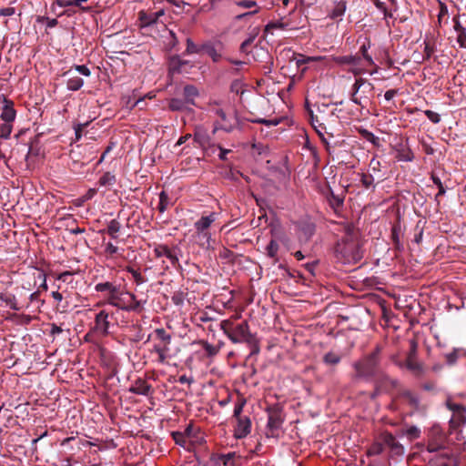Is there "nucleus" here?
<instances>
[{
	"mask_svg": "<svg viewBox=\"0 0 466 466\" xmlns=\"http://www.w3.org/2000/svg\"><path fill=\"white\" fill-rule=\"evenodd\" d=\"M345 10H346L345 3L340 2V3L337 4V5L332 10L331 17L337 18V17L343 15L345 13Z\"/></svg>",
	"mask_w": 466,
	"mask_h": 466,
	"instance_id": "13d9d810",
	"label": "nucleus"
},
{
	"mask_svg": "<svg viewBox=\"0 0 466 466\" xmlns=\"http://www.w3.org/2000/svg\"><path fill=\"white\" fill-rule=\"evenodd\" d=\"M230 91L237 95L243 94L244 93L243 83L238 79L234 80L230 85Z\"/></svg>",
	"mask_w": 466,
	"mask_h": 466,
	"instance_id": "bf43d9fd",
	"label": "nucleus"
},
{
	"mask_svg": "<svg viewBox=\"0 0 466 466\" xmlns=\"http://www.w3.org/2000/svg\"><path fill=\"white\" fill-rule=\"evenodd\" d=\"M402 434L406 435L408 440L412 441L420 437L421 431L419 427L412 425L403 431Z\"/></svg>",
	"mask_w": 466,
	"mask_h": 466,
	"instance_id": "ea45409f",
	"label": "nucleus"
},
{
	"mask_svg": "<svg viewBox=\"0 0 466 466\" xmlns=\"http://www.w3.org/2000/svg\"><path fill=\"white\" fill-rule=\"evenodd\" d=\"M107 304L125 311H140L142 302L137 300L135 294L123 292L118 288L116 292L107 297Z\"/></svg>",
	"mask_w": 466,
	"mask_h": 466,
	"instance_id": "39448f33",
	"label": "nucleus"
},
{
	"mask_svg": "<svg viewBox=\"0 0 466 466\" xmlns=\"http://www.w3.org/2000/svg\"><path fill=\"white\" fill-rule=\"evenodd\" d=\"M431 178L434 185H436L437 188L439 189L438 193L435 196V201L437 202V205H440L439 198L446 193V187L443 186L441 178L435 173L431 174Z\"/></svg>",
	"mask_w": 466,
	"mask_h": 466,
	"instance_id": "473e14b6",
	"label": "nucleus"
},
{
	"mask_svg": "<svg viewBox=\"0 0 466 466\" xmlns=\"http://www.w3.org/2000/svg\"><path fill=\"white\" fill-rule=\"evenodd\" d=\"M170 343L171 336L164 329L155 330V342L150 351L157 354V361L161 364L166 363L170 357Z\"/></svg>",
	"mask_w": 466,
	"mask_h": 466,
	"instance_id": "423d86ee",
	"label": "nucleus"
},
{
	"mask_svg": "<svg viewBox=\"0 0 466 466\" xmlns=\"http://www.w3.org/2000/svg\"><path fill=\"white\" fill-rule=\"evenodd\" d=\"M65 76H69L66 82L67 89L71 91H77L83 86L84 80L77 76H71V70L66 72Z\"/></svg>",
	"mask_w": 466,
	"mask_h": 466,
	"instance_id": "bb28decb",
	"label": "nucleus"
},
{
	"mask_svg": "<svg viewBox=\"0 0 466 466\" xmlns=\"http://www.w3.org/2000/svg\"><path fill=\"white\" fill-rule=\"evenodd\" d=\"M75 70L77 71L79 74L85 76H89L91 72L89 70V68L85 66V65H76L74 66Z\"/></svg>",
	"mask_w": 466,
	"mask_h": 466,
	"instance_id": "774afa93",
	"label": "nucleus"
},
{
	"mask_svg": "<svg viewBox=\"0 0 466 466\" xmlns=\"http://www.w3.org/2000/svg\"><path fill=\"white\" fill-rule=\"evenodd\" d=\"M445 359L449 365H453L458 359L457 350L454 349L452 352L446 354Z\"/></svg>",
	"mask_w": 466,
	"mask_h": 466,
	"instance_id": "338daca9",
	"label": "nucleus"
},
{
	"mask_svg": "<svg viewBox=\"0 0 466 466\" xmlns=\"http://www.w3.org/2000/svg\"><path fill=\"white\" fill-rule=\"evenodd\" d=\"M396 158L398 161H405V162H410L414 158V155L411 151V149L407 147L406 145H400L396 148Z\"/></svg>",
	"mask_w": 466,
	"mask_h": 466,
	"instance_id": "393cba45",
	"label": "nucleus"
},
{
	"mask_svg": "<svg viewBox=\"0 0 466 466\" xmlns=\"http://www.w3.org/2000/svg\"><path fill=\"white\" fill-rule=\"evenodd\" d=\"M0 300L5 302L7 306L10 307V309H12L14 310H19L20 309L19 307L17 306L16 299H15V295L1 294L0 295Z\"/></svg>",
	"mask_w": 466,
	"mask_h": 466,
	"instance_id": "58836bf2",
	"label": "nucleus"
},
{
	"mask_svg": "<svg viewBox=\"0 0 466 466\" xmlns=\"http://www.w3.org/2000/svg\"><path fill=\"white\" fill-rule=\"evenodd\" d=\"M401 236H402L401 225H400V221H397L392 225L391 236H390L391 240L394 245V248L397 250H401L403 248L402 243L400 241Z\"/></svg>",
	"mask_w": 466,
	"mask_h": 466,
	"instance_id": "5701e85b",
	"label": "nucleus"
},
{
	"mask_svg": "<svg viewBox=\"0 0 466 466\" xmlns=\"http://www.w3.org/2000/svg\"><path fill=\"white\" fill-rule=\"evenodd\" d=\"M319 57L316 56H305L303 55L299 54L297 56H295L296 65L298 67H300L302 65L309 64L313 61L319 60Z\"/></svg>",
	"mask_w": 466,
	"mask_h": 466,
	"instance_id": "3c124183",
	"label": "nucleus"
},
{
	"mask_svg": "<svg viewBox=\"0 0 466 466\" xmlns=\"http://www.w3.org/2000/svg\"><path fill=\"white\" fill-rule=\"evenodd\" d=\"M251 429V421L248 417L239 418L238 421V426L236 429L235 435L237 438L241 439L246 437Z\"/></svg>",
	"mask_w": 466,
	"mask_h": 466,
	"instance_id": "4be33fe9",
	"label": "nucleus"
},
{
	"mask_svg": "<svg viewBox=\"0 0 466 466\" xmlns=\"http://www.w3.org/2000/svg\"><path fill=\"white\" fill-rule=\"evenodd\" d=\"M217 115L220 117L223 124H216L213 134H215L218 129L224 130L227 133L232 132L238 123L237 116H233L231 118H228L223 109H218Z\"/></svg>",
	"mask_w": 466,
	"mask_h": 466,
	"instance_id": "dca6fc26",
	"label": "nucleus"
},
{
	"mask_svg": "<svg viewBox=\"0 0 466 466\" xmlns=\"http://www.w3.org/2000/svg\"><path fill=\"white\" fill-rule=\"evenodd\" d=\"M334 61L339 65H352L358 66L360 57L358 56H340L334 58Z\"/></svg>",
	"mask_w": 466,
	"mask_h": 466,
	"instance_id": "c85d7f7f",
	"label": "nucleus"
},
{
	"mask_svg": "<svg viewBox=\"0 0 466 466\" xmlns=\"http://www.w3.org/2000/svg\"><path fill=\"white\" fill-rule=\"evenodd\" d=\"M359 133L364 139L370 142L373 146H375V147L380 146V138L378 137H376L372 132H370L365 128H360L359 130Z\"/></svg>",
	"mask_w": 466,
	"mask_h": 466,
	"instance_id": "c9c22d12",
	"label": "nucleus"
},
{
	"mask_svg": "<svg viewBox=\"0 0 466 466\" xmlns=\"http://www.w3.org/2000/svg\"><path fill=\"white\" fill-rule=\"evenodd\" d=\"M417 343L414 340L410 341V350L405 360V367L410 370L415 376H420L423 373V366L416 360Z\"/></svg>",
	"mask_w": 466,
	"mask_h": 466,
	"instance_id": "f8f14e48",
	"label": "nucleus"
},
{
	"mask_svg": "<svg viewBox=\"0 0 466 466\" xmlns=\"http://www.w3.org/2000/svg\"><path fill=\"white\" fill-rule=\"evenodd\" d=\"M132 393L147 396L151 391V385L143 379H137L129 390Z\"/></svg>",
	"mask_w": 466,
	"mask_h": 466,
	"instance_id": "412c9836",
	"label": "nucleus"
},
{
	"mask_svg": "<svg viewBox=\"0 0 466 466\" xmlns=\"http://www.w3.org/2000/svg\"><path fill=\"white\" fill-rule=\"evenodd\" d=\"M361 178H360V182L362 184V186L368 189L370 188V187L373 186V183H374V177L371 174H365V173H362L360 175Z\"/></svg>",
	"mask_w": 466,
	"mask_h": 466,
	"instance_id": "6e6d98bb",
	"label": "nucleus"
},
{
	"mask_svg": "<svg viewBox=\"0 0 466 466\" xmlns=\"http://www.w3.org/2000/svg\"><path fill=\"white\" fill-rule=\"evenodd\" d=\"M121 224L116 219H112L106 229V232L112 238H116L117 233L120 231Z\"/></svg>",
	"mask_w": 466,
	"mask_h": 466,
	"instance_id": "72a5a7b5",
	"label": "nucleus"
},
{
	"mask_svg": "<svg viewBox=\"0 0 466 466\" xmlns=\"http://www.w3.org/2000/svg\"><path fill=\"white\" fill-rule=\"evenodd\" d=\"M285 24L281 22H269L264 28V34H272L274 29H285Z\"/></svg>",
	"mask_w": 466,
	"mask_h": 466,
	"instance_id": "603ef678",
	"label": "nucleus"
},
{
	"mask_svg": "<svg viewBox=\"0 0 466 466\" xmlns=\"http://www.w3.org/2000/svg\"><path fill=\"white\" fill-rule=\"evenodd\" d=\"M180 249L177 247L170 248L167 245L158 244L154 248V254L156 258H161L165 256L167 258L174 268L179 267V260L177 253Z\"/></svg>",
	"mask_w": 466,
	"mask_h": 466,
	"instance_id": "9b49d317",
	"label": "nucleus"
},
{
	"mask_svg": "<svg viewBox=\"0 0 466 466\" xmlns=\"http://www.w3.org/2000/svg\"><path fill=\"white\" fill-rule=\"evenodd\" d=\"M386 449L385 444L383 443L381 440V436L380 437L379 441L375 442L370 449L369 452L370 454H380Z\"/></svg>",
	"mask_w": 466,
	"mask_h": 466,
	"instance_id": "864d4df0",
	"label": "nucleus"
},
{
	"mask_svg": "<svg viewBox=\"0 0 466 466\" xmlns=\"http://www.w3.org/2000/svg\"><path fill=\"white\" fill-rule=\"evenodd\" d=\"M51 296L55 300L57 301V304L56 305V310L61 313L66 312L68 309V303H63V295L58 290H56L52 291Z\"/></svg>",
	"mask_w": 466,
	"mask_h": 466,
	"instance_id": "c756f323",
	"label": "nucleus"
},
{
	"mask_svg": "<svg viewBox=\"0 0 466 466\" xmlns=\"http://www.w3.org/2000/svg\"><path fill=\"white\" fill-rule=\"evenodd\" d=\"M446 407L454 413L459 421H466V407L464 405L460 403H454L452 402L451 398H448L446 400Z\"/></svg>",
	"mask_w": 466,
	"mask_h": 466,
	"instance_id": "6ab92c4d",
	"label": "nucleus"
},
{
	"mask_svg": "<svg viewBox=\"0 0 466 466\" xmlns=\"http://www.w3.org/2000/svg\"><path fill=\"white\" fill-rule=\"evenodd\" d=\"M187 103L185 99L171 98L168 101V107L172 111H183L186 108Z\"/></svg>",
	"mask_w": 466,
	"mask_h": 466,
	"instance_id": "e433bc0d",
	"label": "nucleus"
},
{
	"mask_svg": "<svg viewBox=\"0 0 466 466\" xmlns=\"http://www.w3.org/2000/svg\"><path fill=\"white\" fill-rule=\"evenodd\" d=\"M340 355L329 351L323 356V362L327 365H337L340 362Z\"/></svg>",
	"mask_w": 466,
	"mask_h": 466,
	"instance_id": "a19ab883",
	"label": "nucleus"
},
{
	"mask_svg": "<svg viewBox=\"0 0 466 466\" xmlns=\"http://www.w3.org/2000/svg\"><path fill=\"white\" fill-rule=\"evenodd\" d=\"M109 313L106 310L99 311L95 318L94 330L103 336L108 335L110 323L108 321Z\"/></svg>",
	"mask_w": 466,
	"mask_h": 466,
	"instance_id": "f3484780",
	"label": "nucleus"
},
{
	"mask_svg": "<svg viewBox=\"0 0 466 466\" xmlns=\"http://www.w3.org/2000/svg\"><path fill=\"white\" fill-rule=\"evenodd\" d=\"M2 106L0 107V118L4 122L13 123L16 117V110L15 109V103L13 100L6 97L5 95L0 96Z\"/></svg>",
	"mask_w": 466,
	"mask_h": 466,
	"instance_id": "ddd939ff",
	"label": "nucleus"
},
{
	"mask_svg": "<svg viewBox=\"0 0 466 466\" xmlns=\"http://www.w3.org/2000/svg\"><path fill=\"white\" fill-rule=\"evenodd\" d=\"M13 130V125L10 122H5L0 126V137L8 139Z\"/></svg>",
	"mask_w": 466,
	"mask_h": 466,
	"instance_id": "de8ad7c7",
	"label": "nucleus"
},
{
	"mask_svg": "<svg viewBox=\"0 0 466 466\" xmlns=\"http://www.w3.org/2000/svg\"><path fill=\"white\" fill-rule=\"evenodd\" d=\"M118 251V248L115 246L113 243L108 242L105 246V253L107 257H114Z\"/></svg>",
	"mask_w": 466,
	"mask_h": 466,
	"instance_id": "e2e57ef3",
	"label": "nucleus"
},
{
	"mask_svg": "<svg viewBox=\"0 0 466 466\" xmlns=\"http://www.w3.org/2000/svg\"><path fill=\"white\" fill-rule=\"evenodd\" d=\"M170 205V198L165 191H161L159 194V203L157 209L160 213H164L168 206Z\"/></svg>",
	"mask_w": 466,
	"mask_h": 466,
	"instance_id": "4c0bfd02",
	"label": "nucleus"
},
{
	"mask_svg": "<svg viewBox=\"0 0 466 466\" xmlns=\"http://www.w3.org/2000/svg\"><path fill=\"white\" fill-rule=\"evenodd\" d=\"M247 344L250 348V354H249V356L257 355V354L259 353V350H260L259 343H258V339L256 338L255 335H253L249 339V340L247 342Z\"/></svg>",
	"mask_w": 466,
	"mask_h": 466,
	"instance_id": "8fccbe9b",
	"label": "nucleus"
},
{
	"mask_svg": "<svg viewBox=\"0 0 466 466\" xmlns=\"http://www.w3.org/2000/svg\"><path fill=\"white\" fill-rule=\"evenodd\" d=\"M194 140L197 143H198L200 146H204V145L208 143L209 137H208V134L205 131L198 129L194 133Z\"/></svg>",
	"mask_w": 466,
	"mask_h": 466,
	"instance_id": "a18cd8bd",
	"label": "nucleus"
},
{
	"mask_svg": "<svg viewBox=\"0 0 466 466\" xmlns=\"http://www.w3.org/2000/svg\"><path fill=\"white\" fill-rule=\"evenodd\" d=\"M374 86L370 82L364 79L362 82V87L360 90V98H361L362 103H364L365 106L368 102L370 100V97L373 96Z\"/></svg>",
	"mask_w": 466,
	"mask_h": 466,
	"instance_id": "b1692460",
	"label": "nucleus"
},
{
	"mask_svg": "<svg viewBox=\"0 0 466 466\" xmlns=\"http://www.w3.org/2000/svg\"><path fill=\"white\" fill-rule=\"evenodd\" d=\"M219 326L233 343H247L253 336L246 320L235 325L231 319H224Z\"/></svg>",
	"mask_w": 466,
	"mask_h": 466,
	"instance_id": "20e7f679",
	"label": "nucleus"
},
{
	"mask_svg": "<svg viewBox=\"0 0 466 466\" xmlns=\"http://www.w3.org/2000/svg\"><path fill=\"white\" fill-rule=\"evenodd\" d=\"M381 440L385 444L386 449L389 450L390 456H401L404 453V447L391 433L383 432L381 434Z\"/></svg>",
	"mask_w": 466,
	"mask_h": 466,
	"instance_id": "2eb2a0df",
	"label": "nucleus"
},
{
	"mask_svg": "<svg viewBox=\"0 0 466 466\" xmlns=\"http://www.w3.org/2000/svg\"><path fill=\"white\" fill-rule=\"evenodd\" d=\"M184 99L188 105L195 106V98L199 96L198 88L193 85H186L183 89Z\"/></svg>",
	"mask_w": 466,
	"mask_h": 466,
	"instance_id": "a878e982",
	"label": "nucleus"
},
{
	"mask_svg": "<svg viewBox=\"0 0 466 466\" xmlns=\"http://www.w3.org/2000/svg\"><path fill=\"white\" fill-rule=\"evenodd\" d=\"M380 351L381 348L378 345L372 352L354 363L353 367L356 371V377L365 380L376 379L377 380L389 382L393 387H396L398 380L390 379L380 369ZM377 383H379V381H377Z\"/></svg>",
	"mask_w": 466,
	"mask_h": 466,
	"instance_id": "f257e3e1",
	"label": "nucleus"
},
{
	"mask_svg": "<svg viewBox=\"0 0 466 466\" xmlns=\"http://www.w3.org/2000/svg\"><path fill=\"white\" fill-rule=\"evenodd\" d=\"M201 50L208 55L214 63H218L223 58L224 45L220 41L208 42L201 46Z\"/></svg>",
	"mask_w": 466,
	"mask_h": 466,
	"instance_id": "4468645a",
	"label": "nucleus"
},
{
	"mask_svg": "<svg viewBox=\"0 0 466 466\" xmlns=\"http://www.w3.org/2000/svg\"><path fill=\"white\" fill-rule=\"evenodd\" d=\"M314 119L318 122V127H321V129H327L328 125H332L338 122L339 116L336 114V109H329V105L323 104L318 108V114Z\"/></svg>",
	"mask_w": 466,
	"mask_h": 466,
	"instance_id": "9d476101",
	"label": "nucleus"
},
{
	"mask_svg": "<svg viewBox=\"0 0 466 466\" xmlns=\"http://www.w3.org/2000/svg\"><path fill=\"white\" fill-rule=\"evenodd\" d=\"M426 439V442L417 444L421 451L425 449L430 453H437V456L440 458L451 461L453 454L446 447V435L440 426L433 425L431 427L427 432Z\"/></svg>",
	"mask_w": 466,
	"mask_h": 466,
	"instance_id": "f03ea898",
	"label": "nucleus"
},
{
	"mask_svg": "<svg viewBox=\"0 0 466 466\" xmlns=\"http://www.w3.org/2000/svg\"><path fill=\"white\" fill-rule=\"evenodd\" d=\"M424 55H423V60H429L433 53L435 52L434 45H432L430 41L425 40L424 41Z\"/></svg>",
	"mask_w": 466,
	"mask_h": 466,
	"instance_id": "4d7b16f0",
	"label": "nucleus"
},
{
	"mask_svg": "<svg viewBox=\"0 0 466 466\" xmlns=\"http://www.w3.org/2000/svg\"><path fill=\"white\" fill-rule=\"evenodd\" d=\"M421 389L425 391L436 393L437 392V383L434 380L425 381L421 384Z\"/></svg>",
	"mask_w": 466,
	"mask_h": 466,
	"instance_id": "680f3d73",
	"label": "nucleus"
},
{
	"mask_svg": "<svg viewBox=\"0 0 466 466\" xmlns=\"http://www.w3.org/2000/svg\"><path fill=\"white\" fill-rule=\"evenodd\" d=\"M343 198L337 196L332 191H330V198H329V202L333 209L341 208L343 206Z\"/></svg>",
	"mask_w": 466,
	"mask_h": 466,
	"instance_id": "09e8293b",
	"label": "nucleus"
},
{
	"mask_svg": "<svg viewBox=\"0 0 466 466\" xmlns=\"http://www.w3.org/2000/svg\"><path fill=\"white\" fill-rule=\"evenodd\" d=\"M336 257L343 263H357L362 258L359 243L351 238H343L334 248Z\"/></svg>",
	"mask_w": 466,
	"mask_h": 466,
	"instance_id": "7ed1b4c3",
	"label": "nucleus"
},
{
	"mask_svg": "<svg viewBox=\"0 0 466 466\" xmlns=\"http://www.w3.org/2000/svg\"><path fill=\"white\" fill-rule=\"evenodd\" d=\"M138 15L142 27L150 26L156 24L160 16L164 15V10L161 9L156 12L141 11Z\"/></svg>",
	"mask_w": 466,
	"mask_h": 466,
	"instance_id": "a211bd4d",
	"label": "nucleus"
},
{
	"mask_svg": "<svg viewBox=\"0 0 466 466\" xmlns=\"http://www.w3.org/2000/svg\"><path fill=\"white\" fill-rule=\"evenodd\" d=\"M116 176L111 174L110 172L105 173L100 178H99V185L100 186H112L116 183Z\"/></svg>",
	"mask_w": 466,
	"mask_h": 466,
	"instance_id": "49530a36",
	"label": "nucleus"
},
{
	"mask_svg": "<svg viewBox=\"0 0 466 466\" xmlns=\"http://www.w3.org/2000/svg\"><path fill=\"white\" fill-rule=\"evenodd\" d=\"M268 423L267 432L268 438H275L279 436V429L284 421L282 408L279 405H273L267 408Z\"/></svg>",
	"mask_w": 466,
	"mask_h": 466,
	"instance_id": "0eeeda50",
	"label": "nucleus"
},
{
	"mask_svg": "<svg viewBox=\"0 0 466 466\" xmlns=\"http://www.w3.org/2000/svg\"><path fill=\"white\" fill-rule=\"evenodd\" d=\"M267 254L269 258H274L275 262L278 260L277 254L279 251V244L276 240L271 239L269 243L268 244L267 248Z\"/></svg>",
	"mask_w": 466,
	"mask_h": 466,
	"instance_id": "37998d69",
	"label": "nucleus"
},
{
	"mask_svg": "<svg viewBox=\"0 0 466 466\" xmlns=\"http://www.w3.org/2000/svg\"><path fill=\"white\" fill-rule=\"evenodd\" d=\"M260 8H255L253 10H249L248 12H244V13H241V14H238L236 16H235V19L237 21H242V20H245V19H248V17L258 14L259 12Z\"/></svg>",
	"mask_w": 466,
	"mask_h": 466,
	"instance_id": "052dcab7",
	"label": "nucleus"
},
{
	"mask_svg": "<svg viewBox=\"0 0 466 466\" xmlns=\"http://www.w3.org/2000/svg\"><path fill=\"white\" fill-rule=\"evenodd\" d=\"M364 81V78H357L355 80V83L352 86V94L350 96V100L356 104L360 106L361 107H365L364 103H362L361 98H360V96L358 94L360 93V88L362 87V82Z\"/></svg>",
	"mask_w": 466,
	"mask_h": 466,
	"instance_id": "cd10ccee",
	"label": "nucleus"
},
{
	"mask_svg": "<svg viewBox=\"0 0 466 466\" xmlns=\"http://www.w3.org/2000/svg\"><path fill=\"white\" fill-rule=\"evenodd\" d=\"M182 432L185 434V437L191 446L194 442H199L202 440L199 428L195 426L193 423H189Z\"/></svg>",
	"mask_w": 466,
	"mask_h": 466,
	"instance_id": "aec40b11",
	"label": "nucleus"
},
{
	"mask_svg": "<svg viewBox=\"0 0 466 466\" xmlns=\"http://www.w3.org/2000/svg\"><path fill=\"white\" fill-rule=\"evenodd\" d=\"M202 345L204 350L208 356H215L218 352V350L215 346L207 341H202Z\"/></svg>",
	"mask_w": 466,
	"mask_h": 466,
	"instance_id": "0e129e2a",
	"label": "nucleus"
},
{
	"mask_svg": "<svg viewBox=\"0 0 466 466\" xmlns=\"http://www.w3.org/2000/svg\"><path fill=\"white\" fill-rule=\"evenodd\" d=\"M118 287L115 286L113 283L111 282H102V283H97L96 286H95V289L96 291L97 292H107L108 296H110L111 294H114L116 292Z\"/></svg>",
	"mask_w": 466,
	"mask_h": 466,
	"instance_id": "7c9ffc66",
	"label": "nucleus"
},
{
	"mask_svg": "<svg viewBox=\"0 0 466 466\" xmlns=\"http://www.w3.org/2000/svg\"><path fill=\"white\" fill-rule=\"evenodd\" d=\"M218 217V214L215 212L209 213L208 216H202L198 220H197L194 223V228L196 229L197 234L199 238L205 240L204 243L201 245L204 246L207 244V246H209V240H210V233L208 232V228L211 226V224L216 221Z\"/></svg>",
	"mask_w": 466,
	"mask_h": 466,
	"instance_id": "1a4fd4ad",
	"label": "nucleus"
},
{
	"mask_svg": "<svg viewBox=\"0 0 466 466\" xmlns=\"http://www.w3.org/2000/svg\"><path fill=\"white\" fill-rule=\"evenodd\" d=\"M258 28H255V32L248 37L247 38L245 41H243L240 45V47H239V51L241 53H244L246 55L249 54V47L250 46L252 45V43L254 42L255 38L257 37L258 34Z\"/></svg>",
	"mask_w": 466,
	"mask_h": 466,
	"instance_id": "f704fd0d",
	"label": "nucleus"
},
{
	"mask_svg": "<svg viewBox=\"0 0 466 466\" xmlns=\"http://www.w3.org/2000/svg\"><path fill=\"white\" fill-rule=\"evenodd\" d=\"M172 435V438L174 440V441L182 446L183 448H185L186 450H190L191 449V444L189 443V441L187 440V438L185 437V434H183V432L181 431H173L171 433Z\"/></svg>",
	"mask_w": 466,
	"mask_h": 466,
	"instance_id": "2f4dec72",
	"label": "nucleus"
},
{
	"mask_svg": "<svg viewBox=\"0 0 466 466\" xmlns=\"http://www.w3.org/2000/svg\"><path fill=\"white\" fill-rule=\"evenodd\" d=\"M201 52V46H198L190 38L187 39V54H199Z\"/></svg>",
	"mask_w": 466,
	"mask_h": 466,
	"instance_id": "5fc2aeb1",
	"label": "nucleus"
},
{
	"mask_svg": "<svg viewBox=\"0 0 466 466\" xmlns=\"http://www.w3.org/2000/svg\"><path fill=\"white\" fill-rule=\"evenodd\" d=\"M398 396L405 405L410 408V415L414 413H426L428 406L421 401V399L418 393L405 389L401 390Z\"/></svg>",
	"mask_w": 466,
	"mask_h": 466,
	"instance_id": "6e6552de",
	"label": "nucleus"
},
{
	"mask_svg": "<svg viewBox=\"0 0 466 466\" xmlns=\"http://www.w3.org/2000/svg\"><path fill=\"white\" fill-rule=\"evenodd\" d=\"M234 5L243 9L253 10L255 8H260L259 6H258L257 2L253 0H236L234 1Z\"/></svg>",
	"mask_w": 466,
	"mask_h": 466,
	"instance_id": "79ce46f5",
	"label": "nucleus"
},
{
	"mask_svg": "<svg viewBox=\"0 0 466 466\" xmlns=\"http://www.w3.org/2000/svg\"><path fill=\"white\" fill-rule=\"evenodd\" d=\"M126 269L132 275L134 281L137 285H141L147 281V279L141 275V273L137 269H135L133 267L128 266L127 267Z\"/></svg>",
	"mask_w": 466,
	"mask_h": 466,
	"instance_id": "c03bdc74",
	"label": "nucleus"
},
{
	"mask_svg": "<svg viewBox=\"0 0 466 466\" xmlns=\"http://www.w3.org/2000/svg\"><path fill=\"white\" fill-rule=\"evenodd\" d=\"M425 116L428 117L429 120H431L432 123L437 124L441 121V116L438 113L431 111V110H426L424 112Z\"/></svg>",
	"mask_w": 466,
	"mask_h": 466,
	"instance_id": "69168bd1",
	"label": "nucleus"
}]
</instances>
